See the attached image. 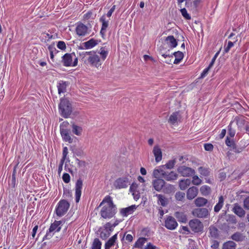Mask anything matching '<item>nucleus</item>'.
<instances>
[{
    "mask_svg": "<svg viewBox=\"0 0 249 249\" xmlns=\"http://www.w3.org/2000/svg\"><path fill=\"white\" fill-rule=\"evenodd\" d=\"M103 206L100 214L105 219H110L113 217L117 212V208L113 204L112 198L109 196H107L103 199L99 205V207Z\"/></svg>",
    "mask_w": 249,
    "mask_h": 249,
    "instance_id": "obj_1",
    "label": "nucleus"
},
{
    "mask_svg": "<svg viewBox=\"0 0 249 249\" xmlns=\"http://www.w3.org/2000/svg\"><path fill=\"white\" fill-rule=\"evenodd\" d=\"M59 110L60 114L64 118H68L72 112L71 105L69 101L65 98L61 99L59 105Z\"/></svg>",
    "mask_w": 249,
    "mask_h": 249,
    "instance_id": "obj_2",
    "label": "nucleus"
},
{
    "mask_svg": "<svg viewBox=\"0 0 249 249\" xmlns=\"http://www.w3.org/2000/svg\"><path fill=\"white\" fill-rule=\"evenodd\" d=\"M61 63L65 67H75L77 65L78 59L74 53H66L62 56Z\"/></svg>",
    "mask_w": 249,
    "mask_h": 249,
    "instance_id": "obj_3",
    "label": "nucleus"
},
{
    "mask_svg": "<svg viewBox=\"0 0 249 249\" xmlns=\"http://www.w3.org/2000/svg\"><path fill=\"white\" fill-rule=\"evenodd\" d=\"M70 206V204L68 201L65 199L60 200L57 203L55 209L56 214L59 217L63 216L68 212Z\"/></svg>",
    "mask_w": 249,
    "mask_h": 249,
    "instance_id": "obj_4",
    "label": "nucleus"
},
{
    "mask_svg": "<svg viewBox=\"0 0 249 249\" xmlns=\"http://www.w3.org/2000/svg\"><path fill=\"white\" fill-rule=\"evenodd\" d=\"M85 63L87 65H89L92 67H95L97 69L101 68V65L103 63V61L101 59L100 57L95 54L90 56L86 57V60H84Z\"/></svg>",
    "mask_w": 249,
    "mask_h": 249,
    "instance_id": "obj_5",
    "label": "nucleus"
},
{
    "mask_svg": "<svg viewBox=\"0 0 249 249\" xmlns=\"http://www.w3.org/2000/svg\"><path fill=\"white\" fill-rule=\"evenodd\" d=\"M194 216L199 218H206L210 215L208 209L205 208H197L194 209L192 213Z\"/></svg>",
    "mask_w": 249,
    "mask_h": 249,
    "instance_id": "obj_6",
    "label": "nucleus"
},
{
    "mask_svg": "<svg viewBox=\"0 0 249 249\" xmlns=\"http://www.w3.org/2000/svg\"><path fill=\"white\" fill-rule=\"evenodd\" d=\"M177 171L178 174L184 177H190L196 174V171L194 169L185 165L179 166L177 169Z\"/></svg>",
    "mask_w": 249,
    "mask_h": 249,
    "instance_id": "obj_7",
    "label": "nucleus"
},
{
    "mask_svg": "<svg viewBox=\"0 0 249 249\" xmlns=\"http://www.w3.org/2000/svg\"><path fill=\"white\" fill-rule=\"evenodd\" d=\"M189 225L195 232H199L203 230V225L198 219L195 218L191 220L189 222Z\"/></svg>",
    "mask_w": 249,
    "mask_h": 249,
    "instance_id": "obj_8",
    "label": "nucleus"
},
{
    "mask_svg": "<svg viewBox=\"0 0 249 249\" xmlns=\"http://www.w3.org/2000/svg\"><path fill=\"white\" fill-rule=\"evenodd\" d=\"M164 226L169 230H175L178 226L176 219L172 216H167L164 221Z\"/></svg>",
    "mask_w": 249,
    "mask_h": 249,
    "instance_id": "obj_9",
    "label": "nucleus"
},
{
    "mask_svg": "<svg viewBox=\"0 0 249 249\" xmlns=\"http://www.w3.org/2000/svg\"><path fill=\"white\" fill-rule=\"evenodd\" d=\"M129 184L128 179L126 178H120L116 180L114 185L116 189H122L127 187Z\"/></svg>",
    "mask_w": 249,
    "mask_h": 249,
    "instance_id": "obj_10",
    "label": "nucleus"
},
{
    "mask_svg": "<svg viewBox=\"0 0 249 249\" xmlns=\"http://www.w3.org/2000/svg\"><path fill=\"white\" fill-rule=\"evenodd\" d=\"M83 186V181L81 178H79L76 182L75 186V201L76 203L79 202L81 196L82 189Z\"/></svg>",
    "mask_w": 249,
    "mask_h": 249,
    "instance_id": "obj_11",
    "label": "nucleus"
},
{
    "mask_svg": "<svg viewBox=\"0 0 249 249\" xmlns=\"http://www.w3.org/2000/svg\"><path fill=\"white\" fill-rule=\"evenodd\" d=\"M99 21L102 23V27L100 32V35L103 38L105 37L107 29L109 25V20H107L105 15H103L99 19Z\"/></svg>",
    "mask_w": 249,
    "mask_h": 249,
    "instance_id": "obj_12",
    "label": "nucleus"
},
{
    "mask_svg": "<svg viewBox=\"0 0 249 249\" xmlns=\"http://www.w3.org/2000/svg\"><path fill=\"white\" fill-rule=\"evenodd\" d=\"M137 208V206L132 205L126 208H122L120 210V213L123 217H126L133 213Z\"/></svg>",
    "mask_w": 249,
    "mask_h": 249,
    "instance_id": "obj_13",
    "label": "nucleus"
},
{
    "mask_svg": "<svg viewBox=\"0 0 249 249\" xmlns=\"http://www.w3.org/2000/svg\"><path fill=\"white\" fill-rule=\"evenodd\" d=\"M232 212L239 217H244L245 216L246 212L243 208L238 203H235L232 210Z\"/></svg>",
    "mask_w": 249,
    "mask_h": 249,
    "instance_id": "obj_14",
    "label": "nucleus"
},
{
    "mask_svg": "<svg viewBox=\"0 0 249 249\" xmlns=\"http://www.w3.org/2000/svg\"><path fill=\"white\" fill-rule=\"evenodd\" d=\"M76 32L79 36H85L88 33V28L84 24L80 23L76 26Z\"/></svg>",
    "mask_w": 249,
    "mask_h": 249,
    "instance_id": "obj_15",
    "label": "nucleus"
},
{
    "mask_svg": "<svg viewBox=\"0 0 249 249\" xmlns=\"http://www.w3.org/2000/svg\"><path fill=\"white\" fill-rule=\"evenodd\" d=\"M60 131L61 135L64 141L68 142L70 143L72 142L73 139L71 137L69 134V131L68 129L60 127Z\"/></svg>",
    "mask_w": 249,
    "mask_h": 249,
    "instance_id": "obj_16",
    "label": "nucleus"
},
{
    "mask_svg": "<svg viewBox=\"0 0 249 249\" xmlns=\"http://www.w3.org/2000/svg\"><path fill=\"white\" fill-rule=\"evenodd\" d=\"M178 177V175L174 171L166 172L162 173V178L167 181H173L176 180Z\"/></svg>",
    "mask_w": 249,
    "mask_h": 249,
    "instance_id": "obj_17",
    "label": "nucleus"
},
{
    "mask_svg": "<svg viewBox=\"0 0 249 249\" xmlns=\"http://www.w3.org/2000/svg\"><path fill=\"white\" fill-rule=\"evenodd\" d=\"M198 189L195 186L189 188L187 191V198L189 200L194 199L198 194Z\"/></svg>",
    "mask_w": 249,
    "mask_h": 249,
    "instance_id": "obj_18",
    "label": "nucleus"
},
{
    "mask_svg": "<svg viewBox=\"0 0 249 249\" xmlns=\"http://www.w3.org/2000/svg\"><path fill=\"white\" fill-rule=\"evenodd\" d=\"M231 122L232 124L234 123L236 124L238 128L240 129H241L246 124V121L244 117L243 116L236 117L231 121Z\"/></svg>",
    "mask_w": 249,
    "mask_h": 249,
    "instance_id": "obj_19",
    "label": "nucleus"
},
{
    "mask_svg": "<svg viewBox=\"0 0 249 249\" xmlns=\"http://www.w3.org/2000/svg\"><path fill=\"white\" fill-rule=\"evenodd\" d=\"M152 184L154 188L157 191L160 192L165 184V181L162 179H156L153 181Z\"/></svg>",
    "mask_w": 249,
    "mask_h": 249,
    "instance_id": "obj_20",
    "label": "nucleus"
},
{
    "mask_svg": "<svg viewBox=\"0 0 249 249\" xmlns=\"http://www.w3.org/2000/svg\"><path fill=\"white\" fill-rule=\"evenodd\" d=\"M63 221L61 220L54 221V222L51 225L49 229L50 231H52L54 233L56 232H59L61 229L60 225H61Z\"/></svg>",
    "mask_w": 249,
    "mask_h": 249,
    "instance_id": "obj_21",
    "label": "nucleus"
},
{
    "mask_svg": "<svg viewBox=\"0 0 249 249\" xmlns=\"http://www.w3.org/2000/svg\"><path fill=\"white\" fill-rule=\"evenodd\" d=\"M153 153L155 157V160L157 162L160 161L162 159V152L161 149L158 145H155L153 150Z\"/></svg>",
    "mask_w": 249,
    "mask_h": 249,
    "instance_id": "obj_22",
    "label": "nucleus"
},
{
    "mask_svg": "<svg viewBox=\"0 0 249 249\" xmlns=\"http://www.w3.org/2000/svg\"><path fill=\"white\" fill-rule=\"evenodd\" d=\"M165 41L171 49L175 48L178 45V42L173 36H168Z\"/></svg>",
    "mask_w": 249,
    "mask_h": 249,
    "instance_id": "obj_23",
    "label": "nucleus"
},
{
    "mask_svg": "<svg viewBox=\"0 0 249 249\" xmlns=\"http://www.w3.org/2000/svg\"><path fill=\"white\" fill-rule=\"evenodd\" d=\"M191 180L190 179H181L178 182L179 187L180 190H185L190 185Z\"/></svg>",
    "mask_w": 249,
    "mask_h": 249,
    "instance_id": "obj_24",
    "label": "nucleus"
},
{
    "mask_svg": "<svg viewBox=\"0 0 249 249\" xmlns=\"http://www.w3.org/2000/svg\"><path fill=\"white\" fill-rule=\"evenodd\" d=\"M147 241V238L145 237H140L138 239L134 245V248L142 249L144 244Z\"/></svg>",
    "mask_w": 249,
    "mask_h": 249,
    "instance_id": "obj_25",
    "label": "nucleus"
},
{
    "mask_svg": "<svg viewBox=\"0 0 249 249\" xmlns=\"http://www.w3.org/2000/svg\"><path fill=\"white\" fill-rule=\"evenodd\" d=\"M207 203L208 200L203 197H198L194 201L195 205L197 207H203L205 206Z\"/></svg>",
    "mask_w": 249,
    "mask_h": 249,
    "instance_id": "obj_26",
    "label": "nucleus"
},
{
    "mask_svg": "<svg viewBox=\"0 0 249 249\" xmlns=\"http://www.w3.org/2000/svg\"><path fill=\"white\" fill-rule=\"evenodd\" d=\"M117 234L118 233L114 234L106 243L105 246V249H109L112 246H114L117 239Z\"/></svg>",
    "mask_w": 249,
    "mask_h": 249,
    "instance_id": "obj_27",
    "label": "nucleus"
},
{
    "mask_svg": "<svg viewBox=\"0 0 249 249\" xmlns=\"http://www.w3.org/2000/svg\"><path fill=\"white\" fill-rule=\"evenodd\" d=\"M98 44L97 41L91 38L88 41L83 43L84 47L86 49H89L92 48Z\"/></svg>",
    "mask_w": 249,
    "mask_h": 249,
    "instance_id": "obj_28",
    "label": "nucleus"
},
{
    "mask_svg": "<svg viewBox=\"0 0 249 249\" xmlns=\"http://www.w3.org/2000/svg\"><path fill=\"white\" fill-rule=\"evenodd\" d=\"M224 199L223 196H220L218 198V203L214 207V211L215 213H218L220 211L224 205Z\"/></svg>",
    "mask_w": 249,
    "mask_h": 249,
    "instance_id": "obj_29",
    "label": "nucleus"
},
{
    "mask_svg": "<svg viewBox=\"0 0 249 249\" xmlns=\"http://www.w3.org/2000/svg\"><path fill=\"white\" fill-rule=\"evenodd\" d=\"M175 216L179 222L186 223L187 220L186 215L182 212H177L175 213Z\"/></svg>",
    "mask_w": 249,
    "mask_h": 249,
    "instance_id": "obj_30",
    "label": "nucleus"
},
{
    "mask_svg": "<svg viewBox=\"0 0 249 249\" xmlns=\"http://www.w3.org/2000/svg\"><path fill=\"white\" fill-rule=\"evenodd\" d=\"M67 83L66 82L60 81L57 85L58 92L59 94L66 91Z\"/></svg>",
    "mask_w": 249,
    "mask_h": 249,
    "instance_id": "obj_31",
    "label": "nucleus"
},
{
    "mask_svg": "<svg viewBox=\"0 0 249 249\" xmlns=\"http://www.w3.org/2000/svg\"><path fill=\"white\" fill-rule=\"evenodd\" d=\"M179 117V115L178 112H174L170 115L168 122L172 124H174L178 122Z\"/></svg>",
    "mask_w": 249,
    "mask_h": 249,
    "instance_id": "obj_32",
    "label": "nucleus"
},
{
    "mask_svg": "<svg viewBox=\"0 0 249 249\" xmlns=\"http://www.w3.org/2000/svg\"><path fill=\"white\" fill-rule=\"evenodd\" d=\"M156 196L158 198V203L159 204H160L163 207L166 206L167 205V199L163 195L161 194H157Z\"/></svg>",
    "mask_w": 249,
    "mask_h": 249,
    "instance_id": "obj_33",
    "label": "nucleus"
},
{
    "mask_svg": "<svg viewBox=\"0 0 249 249\" xmlns=\"http://www.w3.org/2000/svg\"><path fill=\"white\" fill-rule=\"evenodd\" d=\"M72 132L73 134L77 136H80L82 134L83 129L78 125L73 124L71 125Z\"/></svg>",
    "mask_w": 249,
    "mask_h": 249,
    "instance_id": "obj_34",
    "label": "nucleus"
},
{
    "mask_svg": "<svg viewBox=\"0 0 249 249\" xmlns=\"http://www.w3.org/2000/svg\"><path fill=\"white\" fill-rule=\"evenodd\" d=\"M231 239L237 242L242 241L245 239V236L242 233L236 232L232 235Z\"/></svg>",
    "mask_w": 249,
    "mask_h": 249,
    "instance_id": "obj_35",
    "label": "nucleus"
},
{
    "mask_svg": "<svg viewBox=\"0 0 249 249\" xmlns=\"http://www.w3.org/2000/svg\"><path fill=\"white\" fill-rule=\"evenodd\" d=\"M200 191L202 195L207 196L211 194V189L207 185H203L200 187Z\"/></svg>",
    "mask_w": 249,
    "mask_h": 249,
    "instance_id": "obj_36",
    "label": "nucleus"
},
{
    "mask_svg": "<svg viewBox=\"0 0 249 249\" xmlns=\"http://www.w3.org/2000/svg\"><path fill=\"white\" fill-rule=\"evenodd\" d=\"M236 244L232 241H229L223 245V249H235Z\"/></svg>",
    "mask_w": 249,
    "mask_h": 249,
    "instance_id": "obj_37",
    "label": "nucleus"
},
{
    "mask_svg": "<svg viewBox=\"0 0 249 249\" xmlns=\"http://www.w3.org/2000/svg\"><path fill=\"white\" fill-rule=\"evenodd\" d=\"M225 219L230 224H235L237 223L236 217L233 214L225 215Z\"/></svg>",
    "mask_w": 249,
    "mask_h": 249,
    "instance_id": "obj_38",
    "label": "nucleus"
},
{
    "mask_svg": "<svg viewBox=\"0 0 249 249\" xmlns=\"http://www.w3.org/2000/svg\"><path fill=\"white\" fill-rule=\"evenodd\" d=\"M233 124L231 122L230 124L228 126V135L231 137L233 138L235 136L236 131L235 127L232 126Z\"/></svg>",
    "mask_w": 249,
    "mask_h": 249,
    "instance_id": "obj_39",
    "label": "nucleus"
},
{
    "mask_svg": "<svg viewBox=\"0 0 249 249\" xmlns=\"http://www.w3.org/2000/svg\"><path fill=\"white\" fill-rule=\"evenodd\" d=\"M102 243L98 238L94 239L91 249H101Z\"/></svg>",
    "mask_w": 249,
    "mask_h": 249,
    "instance_id": "obj_40",
    "label": "nucleus"
},
{
    "mask_svg": "<svg viewBox=\"0 0 249 249\" xmlns=\"http://www.w3.org/2000/svg\"><path fill=\"white\" fill-rule=\"evenodd\" d=\"M180 12L181 14L182 17L187 20H190L191 19V17L190 14H189L185 8H183L180 9Z\"/></svg>",
    "mask_w": 249,
    "mask_h": 249,
    "instance_id": "obj_41",
    "label": "nucleus"
},
{
    "mask_svg": "<svg viewBox=\"0 0 249 249\" xmlns=\"http://www.w3.org/2000/svg\"><path fill=\"white\" fill-rule=\"evenodd\" d=\"M164 172V171L161 169H155L153 172V176L155 178H162V173Z\"/></svg>",
    "mask_w": 249,
    "mask_h": 249,
    "instance_id": "obj_42",
    "label": "nucleus"
},
{
    "mask_svg": "<svg viewBox=\"0 0 249 249\" xmlns=\"http://www.w3.org/2000/svg\"><path fill=\"white\" fill-rule=\"evenodd\" d=\"M198 170L199 173L204 177H207L210 175L209 170L207 168L200 167L198 168Z\"/></svg>",
    "mask_w": 249,
    "mask_h": 249,
    "instance_id": "obj_43",
    "label": "nucleus"
},
{
    "mask_svg": "<svg viewBox=\"0 0 249 249\" xmlns=\"http://www.w3.org/2000/svg\"><path fill=\"white\" fill-rule=\"evenodd\" d=\"M192 180L191 181V182L195 185H199L201 184L202 180L200 178H199V177L194 175V176H192Z\"/></svg>",
    "mask_w": 249,
    "mask_h": 249,
    "instance_id": "obj_44",
    "label": "nucleus"
},
{
    "mask_svg": "<svg viewBox=\"0 0 249 249\" xmlns=\"http://www.w3.org/2000/svg\"><path fill=\"white\" fill-rule=\"evenodd\" d=\"M237 41V39L236 38L233 42L229 41L228 43V45L227 46L224 47V53H227L229 52L230 49L233 46L234 43H235Z\"/></svg>",
    "mask_w": 249,
    "mask_h": 249,
    "instance_id": "obj_45",
    "label": "nucleus"
},
{
    "mask_svg": "<svg viewBox=\"0 0 249 249\" xmlns=\"http://www.w3.org/2000/svg\"><path fill=\"white\" fill-rule=\"evenodd\" d=\"M100 54H101V59L103 61V62L107 58V54H108V52L106 51L104 49V48L102 47L100 49Z\"/></svg>",
    "mask_w": 249,
    "mask_h": 249,
    "instance_id": "obj_46",
    "label": "nucleus"
},
{
    "mask_svg": "<svg viewBox=\"0 0 249 249\" xmlns=\"http://www.w3.org/2000/svg\"><path fill=\"white\" fill-rule=\"evenodd\" d=\"M110 233L107 231V230L104 229L103 231H102L100 233V237L103 239L105 240L107 237H108L110 235Z\"/></svg>",
    "mask_w": 249,
    "mask_h": 249,
    "instance_id": "obj_47",
    "label": "nucleus"
},
{
    "mask_svg": "<svg viewBox=\"0 0 249 249\" xmlns=\"http://www.w3.org/2000/svg\"><path fill=\"white\" fill-rule=\"evenodd\" d=\"M210 233L211 236L214 238L218 236V230L215 227L210 228Z\"/></svg>",
    "mask_w": 249,
    "mask_h": 249,
    "instance_id": "obj_48",
    "label": "nucleus"
},
{
    "mask_svg": "<svg viewBox=\"0 0 249 249\" xmlns=\"http://www.w3.org/2000/svg\"><path fill=\"white\" fill-rule=\"evenodd\" d=\"M104 228L105 230H107L108 232L111 234L112 231H113L114 227L112 225V223L111 222H107L104 225Z\"/></svg>",
    "mask_w": 249,
    "mask_h": 249,
    "instance_id": "obj_49",
    "label": "nucleus"
},
{
    "mask_svg": "<svg viewBox=\"0 0 249 249\" xmlns=\"http://www.w3.org/2000/svg\"><path fill=\"white\" fill-rule=\"evenodd\" d=\"M57 47L62 51H65L66 49V43L63 41H59L57 43Z\"/></svg>",
    "mask_w": 249,
    "mask_h": 249,
    "instance_id": "obj_50",
    "label": "nucleus"
},
{
    "mask_svg": "<svg viewBox=\"0 0 249 249\" xmlns=\"http://www.w3.org/2000/svg\"><path fill=\"white\" fill-rule=\"evenodd\" d=\"M185 193L181 192H178L176 193L175 197L177 200L178 201H182L184 198Z\"/></svg>",
    "mask_w": 249,
    "mask_h": 249,
    "instance_id": "obj_51",
    "label": "nucleus"
},
{
    "mask_svg": "<svg viewBox=\"0 0 249 249\" xmlns=\"http://www.w3.org/2000/svg\"><path fill=\"white\" fill-rule=\"evenodd\" d=\"M225 143L228 146L231 147H232L235 144L234 141L232 139H230L228 136L226 137Z\"/></svg>",
    "mask_w": 249,
    "mask_h": 249,
    "instance_id": "obj_52",
    "label": "nucleus"
},
{
    "mask_svg": "<svg viewBox=\"0 0 249 249\" xmlns=\"http://www.w3.org/2000/svg\"><path fill=\"white\" fill-rule=\"evenodd\" d=\"M16 170L15 168L14 169V171L12 173V179L11 181L10 184L13 187H15L16 185Z\"/></svg>",
    "mask_w": 249,
    "mask_h": 249,
    "instance_id": "obj_53",
    "label": "nucleus"
},
{
    "mask_svg": "<svg viewBox=\"0 0 249 249\" xmlns=\"http://www.w3.org/2000/svg\"><path fill=\"white\" fill-rule=\"evenodd\" d=\"M176 163L175 160H169L165 165L167 169H172Z\"/></svg>",
    "mask_w": 249,
    "mask_h": 249,
    "instance_id": "obj_54",
    "label": "nucleus"
},
{
    "mask_svg": "<svg viewBox=\"0 0 249 249\" xmlns=\"http://www.w3.org/2000/svg\"><path fill=\"white\" fill-rule=\"evenodd\" d=\"M54 233L52 231H50V230H49L47 231L46 234H45V235L43 237V240H44L50 239L51 237H53V235Z\"/></svg>",
    "mask_w": 249,
    "mask_h": 249,
    "instance_id": "obj_55",
    "label": "nucleus"
},
{
    "mask_svg": "<svg viewBox=\"0 0 249 249\" xmlns=\"http://www.w3.org/2000/svg\"><path fill=\"white\" fill-rule=\"evenodd\" d=\"M172 54L173 55H174L176 58H178L180 59H183L184 56L183 53L180 51L175 52L174 53Z\"/></svg>",
    "mask_w": 249,
    "mask_h": 249,
    "instance_id": "obj_56",
    "label": "nucleus"
},
{
    "mask_svg": "<svg viewBox=\"0 0 249 249\" xmlns=\"http://www.w3.org/2000/svg\"><path fill=\"white\" fill-rule=\"evenodd\" d=\"M62 179L64 182L68 183L70 181V176L68 173H64L62 176Z\"/></svg>",
    "mask_w": 249,
    "mask_h": 249,
    "instance_id": "obj_57",
    "label": "nucleus"
},
{
    "mask_svg": "<svg viewBox=\"0 0 249 249\" xmlns=\"http://www.w3.org/2000/svg\"><path fill=\"white\" fill-rule=\"evenodd\" d=\"M68 154V150L67 147H64L63 149L62 158L61 160L65 161Z\"/></svg>",
    "mask_w": 249,
    "mask_h": 249,
    "instance_id": "obj_58",
    "label": "nucleus"
},
{
    "mask_svg": "<svg viewBox=\"0 0 249 249\" xmlns=\"http://www.w3.org/2000/svg\"><path fill=\"white\" fill-rule=\"evenodd\" d=\"M72 194L71 192L69 190H64L63 193V197L65 198H71Z\"/></svg>",
    "mask_w": 249,
    "mask_h": 249,
    "instance_id": "obj_59",
    "label": "nucleus"
},
{
    "mask_svg": "<svg viewBox=\"0 0 249 249\" xmlns=\"http://www.w3.org/2000/svg\"><path fill=\"white\" fill-rule=\"evenodd\" d=\"M243 206L245 209L249 210V196H248L244 199Z\"/></svg>",
    "mask_w": 249,
    "mask_h": 249,
    "instance_id": "obj_60",
    "label": "nucleus"
},
{
    "mask_svg": "<svg viewBox=\"0 0 249 249\" xmlns=\"http://www.w3.org/2000/svg\"><path fill=\"white\" fill-rule=\"evenodd\" d=\"M212 67H209V65L207 68H205L203 71L201 73L200 77L202 78L205 77L207 75V74L208 73V72H209V71H210V69Z\"/></svg>",
    "mask_w": 249,
    "mask_h": 249,
    "instance_id": "obj_61",
    "label": "nucleus"
},
{
    "mask_svg": "<svg viewBox=\"0 0 249 249\" xmlns=\"http://www.w3.org/2000/svg\"><path fill=\"white\" fill-rule=\"evenodd\" d=\"M219 53V52H217L213 56V58H212L211 62L209 64V67H212L215 62V61L216 59L217 58V56H218Z\"/></svg>",
    "mask_w": 249,
    "mask_h": 249,
    "instance_id": "obj_62",
    "label": "nucleus"
},
{
    "mask_svg": "<svg viewBox=\"0 0 249 249\" xmlns=\"http://www.w3.org/2000/svg\"><path fill=\"white\" fill-rule=\"evenodd\" d=\"M233 151L237 153H240L243 150L244 147H237L236 145L235 144L234 146H232V147Z\"/></svg>",
    "mask_w": 249,
    "mask_h": 249,
    "instance_id": "obj_63",
    "label": "nucleus"
},
{
    "mask_svg": "<svg viewBox=\"0 0 249 249\" xmlns=\"http://www.w3.org/2000/svg\"><path fill=\"white\" fill-rule=\"evenodd\" d=\"M157 247L153 245L151 243L149 242L146 244L144 249H156Z\"/></svg>",
    "mask_w": 249,
    "mask_h": 249,
    "instance_id": "obj_64",
    "label": "nucleus"
}]
</instances>
